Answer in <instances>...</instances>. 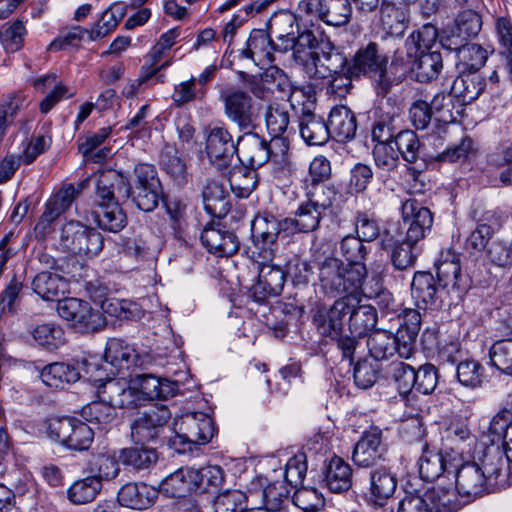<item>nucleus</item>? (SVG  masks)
I'll list each match as a JSON object with an SVG mask.
<instances>
[{
	"mask_svg": "<svg viewBox=\"0 0 512 512\" xmlns=\"http://www.w3.org/2000/svg\"><path fill=\"white\" fill-rule=\"evenodd\" d=\"M325 482L334 493L348 491L352 485L351 466L338 456H333L326 467Z\"/></svg>",
	"mask_w": 512,
	"mask_h": 512,
	"instance_id": "39",
	"label": "nucleus"
},
{
	"mask_svg": "<svg viewBox=\"0 0 512 512\" xmlns=\"http://www.w3.org/2000/svg\"><path fill=\"white\" fill-rule=\"evenodd\" d=\"M349 299V321L348 326L350 332L358 337L365 336L368 332L375 328L377 324L376 309L367 304H360L358 295L344 296Z\"/></svg>",
	"mask_w": 512,
	"mask_h": 512,
	"instance_id": "25",
	"label": "nucleus"
},
{
	"mask_svg": "<svg viewBox=\"0 0 512 512\" xmlns=\"http://www.w3.org/2000/svg\"><path fill=\"white\" fill-rule=\"evenodd\" d=\"M162 192L161 185L152 187H131L130 197L139 210L153 211L159 203Z\"/></svg>",
	"mask_w": 512,
	"mask_h": 512,
	"instance_id": "61",
	"label": "nucleus"
},
{
	"mask_svg": "<svg viewBox=\"0 0 512 512\" xmlns=\"http://www.w3.org/2000/svg\"><path fill=\"white\" fill-rule=\"evenodd\" d=\"M33 290L46 301H56L57 311L61 316V295L64 293L63 278L52 272H41L34 278L32 282Z\"/></svg>",
	"mask_w": 512,
	"mask_h": 512,
	"instance_id": "40",
	"label": "nucleus"
},
{
	"mask_svg": "<svg viewBox=\"0 0 512 512\" xmlns=\"http://www.w3.org/2000/svg\"><path fill=\"white\" fill-rule=\"evenodd\" d=\"M437 281L442 289H458L460 287L461 267L459 258L452 255L450 259L441 260L436 265Z\"/></svg>",
	"mask_w": 512,
	"mask_h": 512,
	"instance_id": "51",
	"label": "nucleus"
},
{
	"mask_svg": "<svg viewBox=\"0 0 512 512\" xmlns=\"http://www.w3.org/2000/svg\"><path fill=\"white\" fill-rule=\"evenodd\" d=\"M160 164L162 169L173 179L177 185L187 182V166L174 148H167L161 153Z\"/></svg>",
	"mask_w": 512,
	"mask_h": 512,
	"instance_id": "54",
	"label": "nucleus"
},
{
	"mask_svg": "<svg viewBox=\"0 0 512 512\" xmlns=\"http://www.w3.org/2000/svg\"><path fill=\"white\" fill-rule=\"evenodd\" d=\"M388 454V444L383 438V432L378 427H371L364 431L356 442L352 461L358 467L375 468V466L386 461Z\"/></svg>",
	"mask_w": 512,
	"mask_h": 512,
	"instance_id": "6",
	"label": "nucleus"
},
{
	"mask_svg": "<svg viewBox=\"0 0 512 512\" xmlns=\"http://www.w3.org/2000/svg\"><path fill=\"white\" fill-rule=\"evenodd\" d=\"M171 418L170 410L165 405L155 406L140 414L131 423V437L137 444H145L156 439Z\"/></svg>",
	"mask_w": 512,
	"mask_h": 512,
	"instance_id": "10",
	"label": "nucleus"
},
{
	"mask_svg": "<svg viewBox=\"0 0 512 512\" xmlns=\"http://www.w3.org/2000/svg\"><path fill=\"white\" fill-rule=\"evenodd\" d=\"M200 239L208 252L216 257L232 256L240 246L236 234L220 224L206 226L201 232Z\"/></svg>",
	"mask_w": 512,
	"mask_h": 512,
	"instance_id": "20",
	"label": "nucleus"
},
{
	"mask_svg": "<svg viewBox=\"0 0 512 512\" xmlns=\"http://www.w3.org/2000/svg\"><path fill=\"white\" fill-rule=\"evenodd\" d=\"M196 469L181 467L165 477L160 483V490L169 497H185L197 489Z\"/></svg>",
	"mask_w": 512,
	"mask_h": 512,
	"instance_id": "30",
	"label": "nucleus"
},
{
	"mask_svg": "<svg viewBox=\"0 0 512 512\" xmlns=\"http://www.w3.org/2000/svg\"><path fill=\"white\" fill-rule=\"evenodd\" d=\"M202 197L204 208L210 215L221 218L230 211L229 195L220 182L207 180Z\"/></svg>",
	"mask_w": 512,
	"mask_h": 512,
	"instance_id": "36",
	"label": "nucleus"
},
{
	"mask_svg": "<svg viewBox=\"0 0 512 512\" xmlns=\"http://www.w3.org/2000/svg\"><path fill=\"white\" fill-rule=\"evenodd\" d=\"M247 496L240 490L219 493L213 502L214 512H242L246 509Z\"/></svg>",
	"mask_w": 512,
	"mask_h": 512,
	"instance_id": "59",
	"label": "nucleus"
},
{
	"mask_svg": "<svg viewBox=\"0 0 512 512\" xmlns=\"http://www.w3.org/2000/svg\"><path fill=\"white\" fill-rule=\"evenodd\" d=\"M176 435L173 445L178 443L205 445L215 434L212 418L203 412H188L175 422Z\"/></svg>",
	"mask_w": 512,
	"mask_h": 512,
	"instance_id": "5",
	"label": "nucleus"
},
{
	"mask_svg": "<svg viewBox=\"0 0 512 512\" xmlns=\"http://www.w3.org/2000/svg\"><path fill=\"white\" fill-rule=\"evenodd\" d=\"M251 233L257 258L273 260L276 240L279 236L288 237L284 230V218L278 219L271 214L257 215L251 224Z\"/></svg>",
	"mask_w": 512,
	"mask_h": 512,
	"instance_id": "4",
	"label": "nucleus"
},
{
	"mask_svg": "<svg viewBox=\"0 0 512 512\" xmlns=\"http://www.w3.org/2000/svg\"><path fill=\"white\" fill-rule=\"evenodd\" d=\"M401 209L403 221L409 224L404 241L414 246L430 231L433 215L427 207L422 206L414 198L404 201Z\"/></svg>",
	"mask_w": 512,
	"mask_h": 512,
	"instance_id": "15",
	"label": "nucleus"
},
{
	"mask_svg": "<svg viewBox=\"0 0 512 512\" xmlns=\"http://www.w3.org/2000/svg\"><path fill=\"white\" fill-rule=\"evenodd\" d=\"M442 289L430 272L417 271L411 282V295L420 309H427L436 304L438 291Z\"/></svg>",
	"mask_w": 512,
	"mask_h": 512,
	"instance_id": "31",
	"label": "nucleus"
},
{
	"mask_svg": "<svg viewBox=\"0 0 512 512\" xmlns=\"http://www.w3.org/2000/svg\"><path fill=\"white\" fill-rule=\"evenodd\" d=\"M480 461V469L483 472V476L487 478L490 488L500 484L499 478L507 466V462H509L507 458L504 459L502 453L498 449H494L487 450Z\"/></svg>",
	"mask_w": 512,
	"mask_h": 512,
	"instance_id": "49",
	"label": "nucleus"
},
{
	"mask_svg": "<svg viewBox=\"0 0 512 512\" xmlns=\"http://www.w3.org/2000/svg\"><path fill=\"white\" fill-rule=\"evenodd\" d=\"M455 492V489L438 485L424 495L432 512H456L460 505Z\"/></svg>",
	"mask_w": 512,
	"mask_h": 512,
	"instance_id": "47",
	"label": "nucleus"
},
{
	"mask_svg": "<svg viewBox=\"0 0 512 512\" xmlns=\"http://www.w3.org/2000/svg\"><path fill=\"white\" fill-rule=\"evenodd\" d=\"M34 339L48 350L53 351L64 345L63 330L51 324H42L35 328Z\"/></svg>",
	"mask_w": 512,
	"mask_h": 512,
	"instance_id": "64",
	"label": "nucleus"
},
{
	"mask_svg": "<svg viewBox=\"0 0 512 512\" xmlns=\"http://www.w3.org/2000/svg\"><path fill=\"white\" fill-rule=\"evenodd\" d=\"M367 347L371 357L377 361L387 360L394 354L400 358L410 359L414 354L404 355L397 339V334L386 330L373 331L367 339Z\"/></svg>",
	"mask_w": 512,
	"mask_h": 512,
	"instance_id": "28",
	"label": "nucleus"
},
{
	"mask_svg": "<svg viewBox=\"0 0 512 512\" xmlns=\"http://www.w3.org/2000/svg\"><path fill=\"white\" fill-rule=\"evenodd\" d=\"M265 122L270 135H283L290 122L289 112L277 103L270 104L265 112Z\"/></svg>",
	"mask_w": 512,
	"mask_h": 512,
	"instance_id": "62",
	"label": "nucleus"
},
{
	"mask_svg": "<svg viewBox=\"0 0 512 512\" xmlns=\"http://www.w3.org/2000/svg\"><path fill=\"white\" fill-rule=\"evenodd\" d=\"M97 393L98 398L106 400L115 408L135 409L144 405L135 378L128 384L123 380L108 378L98 386Z\"/></svg>",
	"mask_w": 512,
	"mask_h": 512,
	"instance_id": "11",
	"label": "nucleus"
},
{
	"mask_svg": "<svg viewBox=\"0 0 512 512\" xmlns=\"http://www.w3.org/2000/svg\"><path fill=\"white\" fill-rule=\"evenodd\" d=\"M490 362L498 370L512 375V340L494 343L489 351Z\"/></svg>",
	"mask_w": 512,
	"mask_h": 512,
	"instance_id": "63",
	"label": "nucleus"
},
{
	"mask_svg": "<svg viewBox=\"0 0 512 512\" xmlns=\"http://www.w3.org/2000/svg\"><path fill=\"white\" fill-rule=\"evenodd\" d=\"M66 419L70 427V433L66 437V447L73 450H87L94 436L91 427L74 417Z\"/></svg>",
	"mask_w": 512,
	"mask_h": 512,
	"instance_id": "50",
	"label": "nucleus"
},
{
	"mask_svg": "<svg viewBox=\"0 0 512 512\" xmlns=\"http://www.w3.org/2000/svg\"><path fill=\"white\" fill-rule=\"evenodd\" d=\"M229 182L231 189L240 197H248L258 185L257 170L244 167L232 173Z\"/></svg>",
	"mask_w": 512,
	"mask_h": 512,
	"instance_id": "60",
	"label": "nucleus"
},
{
	"mask_svg": "<svg viewBox=\"0 0 512 512\" xmlns=\"http://www.w3.org/2000/svg\"><path fill=\"white\" fill-rule=\"evenodd\" d=\"M237 140L224 123L210 125L206 132L205 150L211 163L217 167H227L237 152Z\"/></svg>",
	"mask_w": 512,
	"mask_h": 512,
	"instance_id": "8",
	"label": "nucleus"
},
{
	"mask_svg": "<svg viewBox=\"0 0 512 512\" xmlns=\"http://www.w3.org/2000/svg\"><path fill=\"white\" fill-rule=\"evenodd\" d=\"M400 325L396 331L397 339L402 347V353L415 354L416 339L421 328V314L415 309H404L399 314Z\"/></svg>",
	"mask_w": 512,
	"mask_h": 512,
	"instance_id": "32",
	"label": "nucleus"
},
{
	"mask_svg": "<svg viewBox=\"0 0 512 512\" xmlns=\"http://www.w3.org/2000/svg\"><path fill=\"white\" fill-rule=\"evenodd\" d=\"M226 117L241 131L252 130L258 117L257 109L253 105L252 97L240 89H231L221 92Z\"/></svg>",
	"mask_w": 512,
	"mask_h": 512,
	"instance_id": "7",
	"label": "nucleus"
},
{
	"mask_svg": "<svg viewBox=\"0 0 512 512\" xmlns=\"http://www.w3.org/2000/svg\"><path fill=\"white\" fill-rule=\"evenodd\" d=\"M289 492L283 482L275 481L268 484L263 489L265 505L261 508L267 509L268 512H287L284 503L287 501Z\"/></svg>",
	"mask_w": 512,
	"mask_h": 512,
	"instance_id": "57",
	"label": "nucleus"
},
{
	"mask_svg": "<svg viewBox=\"0 0 512 512\" xmlns=\"http://www.w3.org/2000/svg\"><path fill=\"white\" fill-rule=\"evenodd\" d=\"M95 187L98 206L118 202L116 199H127L131 193L128 179L116 170L99 172L96 175Z\"/></svg>",
	"mask_w": 512,
	"mask_h": 512,
	"instance_id": "19",
	"label": "nucleus"
},
{
	"mask_svg": "<svg viewBox=\"0 0 512 512\" xmlns=\"http://www.w3.org/2000/svg\"><path fill=\"white\" fill-rule=\"evenodd\" d=\"M64 213V191L60 188L46 204V209L36 224L35 230L42 236L51 231V225Z\"/></svg>",
	"mask_w": 512,
	"mask_h": 512,
	"instance_id": "53",
	"label": "nucleus"
},
{
	"mask_svg": "<svg viewBox=\"0 0 512 512\" xmlns=\"http://www.w3.org/2000/svg\"><path fill=\"white\" fill-rule=\"evenodd\" d=\"M457 37H444L441 44L445 49L456 52V66L461 72L475 73L486 62L488 52L477 43H468Z\"/></svg>",
	"mask_w": 512,
	"mask_h": 512,
	"instance_id": "14",
	"label": "nucleus"
},
{
	"mask_svg": "<svg viewBox=\"0 0 512 512\" xmlns=\"http://www.w3.org/2000/svg\"><path fill=\"white\" fill-rule=\"evenodd\" d=\"M486 87L485 78L476 73L461 72L451 85V95L458 107L474 102Z\"/></svg>",
	"mask_w": 512,
	"mask_h": 512,
	"instance_id": "24",
	"label": "nucleus"
},
{
	"mask_svg": "<svg viewBox=\"0 0 512 512\" xmlns=\"http://www.w3.org/2000/svg\"><path fill=\"white\" fill-rule=\"evenodd\" d=\"M349 299L338 298L331 307H319L313 316V323L319 334L329 338H337L343 329V319L349 313Z\"/></svg>",
	"mask_w": 512,
	"mask_h": 512,
	"instance_id": "18",
	"label": "nucleus"
},
{
	"mask_svg": "<svg viewBox=\"0 0 512 512\" xmlns=\"http://www.w3.org/2000/svg\"><path fill=\"white\" fill-rule=\"evenodd\" d=\"M122 464L130 466L136 470L150 468L158 460V454L155 449L141 447H129L122 449L119 455Z\"/></svg>",
	"mask_w": 512,
	"mask_h": 512,
	"instance_id": "46",
	"label": "nucleus"
},
{
	"mask_svg": "<svg viewBox=\"0 0 512 512\" xmlns=\"http://www.w3.org/2000/svg\"><path fill=\"white\" fill-rule=\"evenodd\" d=\"M300 135L310 146L324 145L330 138L328 124L311 111H303L299 120Z\"/></svg>",
	"mask_w": 512,
	"mask_h": 512,
	"instance_id": "35",
	"label": "nucleus"
},
{
	"mask_svg": "<svg viewBox=\"0 0 512 512\" xmlns=\"http://www.w3.org/2000/svg\"><path fill=\"white\" fill-rule=\"evenodd\" d=\"M322 9V21L335 27L347 24L352 14L349 0H324Z\"/></svg>",
	"mask_w": 512,
	"mask_h": 512,
	"instance_id": "52",
	"label": "nucleus"
},
{
	"mask_svg": "<svg viewBox=\"0 0 512 512\" xmlns=\"http://www.w3.org/2000/svg\"><path fill=\"white\" fill-rule=\"evenodd\" d=\"M451 474L455 477V490L461 497L474 499L490 489L487 478L483 476L477 462L461 463L460 461Z\"/></svg>",
	"mask_w": 512,
	"mask_h": 512,
	"instance_id": "13",
	"label": "nucleus"
},
{
	"mask_svg": "<svg viewBox=\"0 0 512 512\" xmlns=\"http://www.w3.org/2000/svg\"><path fill=\"white\" fill-rule=\"evenodd\" d=\"M158 496V491L143 482H130L121 487L118 492L120 505L144 510L149 508Z\"/></svg>",
	"mask_w": 512,
	"mask_h": 512,
	"instance_id": "27",
	"label": "nucleus"
},
{
	"mask_svg": "<svg viewBox=\"0 0 512 512\" xmlns=\"http://www.w3.org/2000/svg\"><path fill=\"white\" fill-rule=\"evenodd\" d=\"M293 503L304 512H318L325 505V500L316 488H297L292 497Z\"/></svg>",
	"mask_w": 512,
	"mask_h": 512,
	"instance_id": "58",
	"label": "nucleus"
},
{
	"mask_svg": "<svg viewBox=\"0 0 512 512\" xmlns=\"http://www.w3.org/2000/svg\"><path fill=\"white\" fill-rule=\"evenodd\" d=\"M345 66L347 60L340 53H322L314 56L304 71L311 78L325 79L341 72Z\"/></svg>",
	"mask_w": 512,
	"mask_h": 512,
	"instance_id": "38",
	"label": "nucleus"
},
{
	"mask_svg": "<svg viewBox=\"0 0 512 512\" xmlns=\"http://www.w3.org/2000/svg\"><path fill=\"white\" fill-rule=\"evenodd\" d=\"M134 378L144 405L154 400H167L175 396L179 390L178 383L167 378L152 374H140Z\"/></svg>",
	"mask_w": 512,
	"mask_h": 512,
	"instance_id": "23",
	"label": "nucleus"
},
{
	"mask_svg": "<svg viewBox=\"0 0 512 512\" xmlns=\"http://www.w3.org/2000/svg\"><path fill=\"white\" fill-rule=\"evenodd\" d=\"M482 27L480 15L472 10L466 9L458 13L455 19V26L447 37H457L461 40H468L478 35Z\"/></svg>",
	"mask_w": 512,
	"mask_h": 512,
	"instance_id": "48",
	"label": "nucleus"
},
{
	"mask_svg": "<svg viewBox=\"0 0 512 512\" xmlns=\"http://www.w3.org/2000/svg\"><path fill=\"white\" fill-rule=\"evenodd\" d=\"M273 260L258 258V281L252 287V296L257 302H263L269 297L278 296L283 290L286 280L285 270Z\"/></svg>",
	"mask_w": 512,
	"mask_h": 512,
	"instance_id": "12",
	"label": "nucleus"
},
{
	"mask_svg": "<svg viewBox=\"0 0 512 512\" xmlns=\"http://www.w3.org/2000/svg\"><path fill=\"white\" fill-rule=\"evenodd\" d=\"M330 137L339 142H346L354 138L357 130L355 114L346 106L332 108L328 118Z\"/></svg>",
	"mask_w": 512,
	"mask_h": 512,
	"instance_id": "33",
	"label": "nucleus"
},
{
	"mask_svg": "<svg viewBox=\"0 0 512 512\" xmlns=\"http://www.w3.org/2000/svg\"><path fill=\"white\" fill-rule=\"evenodd\" d=\"M387 67L388 57L379 52L375 42H369L366 46L360 47L352 59L347 61V73L350 77L370 79L377 94L383 96L390 91L393 84Z\"/></svg>",
	"mask_w": 512,
	"mask_h": 512,
	"instance_id": "3",
	"label": "nucleus"
},
{
	"mask_svg": "<svg viewBox=\"0 0 512 512\" xmlns=\"http://www.w3.org/2000/svg\"><path fill=\"white\" fill-rule=\"evenodd\" d=\"M323 213L307 201L302 202L293 218H284L286 235L315 231L320 224Z\"/></svg>",
	"mask_w": 512,
	"mask_h": 512,
	"instance_id": "34",
	"label": "nucleus"
},
{
	"mask_svg": "<svg viewBox=\"0 0 512 512\" xmlns=\"http://www.w3.org/2000/svg\"><path fill=\"white\" fill-rule=\"evenodd\" d=\"M460 461L461 458L454 452H442L425 445L418 461L419 473L423 480L432 482L444 473L451 474Z\"/></svg>",
	"mask_w": 512,
	"mask_h": 512,
	"instance_id": "16",
	"label": "nucleus"
},
{
	"mask_svg": "<svg viewBox=\"0 0 512 512\" xmlns=\"http://www.w3.org/2000/svg\"><path fill=\"white\" fill-rule=\"evenodd\" d=\"M397 483L396 474L392 472L391 468L383 465L377 466L369 472L365 495L371 503L382 506L393 496Z\"/></svg>",
	"mask_w": 512,
	"mask_h": 512,
	"instance_id": "21",
	"label": "nucleus"
},
{
	"mask_svg": "<svg viewBox=\"0 0 512 512\" xmlns=\"http://www.w3.org/2000/svg\"><path fill=\"white\" fill-rule=\"evenodd\" d=\"M380 21L383 29L392 36H401L407 29L405 12L388 0L382 1Z\"/></svg>",
	"mask_w": 512,
	"mask_h": 512,
	"instance_id": "42",
	"label": "nucleus"
},
{
	"mask_svg": "<svg viewBox=\"0 0 512 512\" xmlns=\"http://www.w3.org/2000/svg\"><path fill=\"white\" fill-rule=\"evenodd\" d=\"M272 38L262 29H255L250 33L246 47L241 51L245 58L253 60L256 64L272 62Z\"/></svg>",
	"mask_w": 512,
	"mask_h": 512,
	"instance_id": "37",
	"label": "nucleus"
},
{
	"mask_svg": "<svg viewBox=\"0 0 512 512\" xmlns=\"http://www.w3.org/2000/svg\"><path fill=\"white\" fill-rule=\"evenodd\" d=\"M293 57L296 63L305 70L307 65L317 56L319 40L311 30H304L294 40Z\"/></svg>",
	"mask_w": 512,
	"mask_h": 512,
	"instance_id": "45",
	"label": "nucleus"
},
{
	"mask_svg": "<svg viewBox=\"0 0 512 512\" xmlns=\"http://www.w3.org/2000/svg\"><path fill=\"white\" fill-rule=\"evenodd\" d=\"M237 156L243 167L257 170L271 157L268 141L251 130L237 138Z\"/></svg>",
	"mask_w": 512,
	"mask_h": 512,
	"instance_id": "17",
	"label": "nucleus"
},
{
	"mask_svg": "<svg viewBox=\"0 0 512 512\" xmlns=\"http://www.w3.org/2000/svg\"><path fill=\"white\" fill-rule=\"evenodd\" d=\"M101 488L102 483L96 476H88L73 482L66 496L74 504H86L95 499Z\"/></svg>",
	"mask_w": 512,
	"mask_h": 512,
	"instance_id": "44",
	"label": "nucleus"
},
{
	"mask_svg": "<svg viewBox=\"0 0 512 512\" xmlns=\"http://www.w3.org/2000/svg\"><path fill=\"white\" fill-rule=\"evenodd\" d=\"M66 323L76 333H93L106 325V318L87 301L66 297Z\"/></svg>",
	"mask_w": 512,
	"mask_h": 512,
	"instance_id": "9",
	"label": "nucleus"
},
{
	"mask_svg": "<svg viewBox=\"0 0 512 512\" xmlns=\"http://www.w3.org/2000/svg\"><path fill=\"white\" fill-rule=\"evenodd\" d=\"M456 375L458 381L465 387L476 388L481 386L484 377V367L475 360L465 359L457 364Z\"/></svg>",
	"mask_w": 512,
	"mask_h": 512,
	"instance_id": "56",
	"label": "nucleus"
},
{
	"mask_svg": "<svg viewBox=\"0 0 512 512\" xmlns=\"http://www.w3.org/2000/svg\"><path fill=\"white\" fill-rule=\"evenodd\" d=\"M104 246L102 235L80 221L66 222L67 273L73 281L86 277L87 259L96 256Z\"/></svg>",
	"mask_w": 512,
	"mask_h": 512,
	"instance_id": "2",
	"label": "nucleus"
},
{
	"mask_svg": "<svg viewBox=\"0 0 512 512\" xmlns=\"http://www.w3.org/2000/svg\"><path fill=\"white\" fill-rule=\"evenodd\" d=\"M407 64L402 66H411L416 81L426 83L436 79L443 68L442 55L439 51H419V53L410 58Z\"/></svg>",
	"mask_w": 512,
	"mask_h": 512,
	"instance_id": "29",
	"label": "nucleus"
},
{
	"mask_svg": "<svg viewBox=\"0 0 512 512\" xmlns=\"http://www.w3.org/2000/svg\"><path fill=\"white\" fill-rule=\"evenodd\" d=\"M438 37V32L435 26L426 24L416 32H413L404 44V51L398 49L395 52V61L399 64H407L410 58L417 55L419 51H431Z\"/></svg>",
	"mask_w": 512,
	"mask_h": 512,
	"instance_id": "26",
	"label": "nucleus"
},
{
	"mask_svg": "<svg viewBox=\"0 0 512 512\" xmlns=\"http://www.w3.org/2000/svg\"><path fill=\"white\" fill-rule=\"evenodd\" d=\"M317 261L318 281L321 291L331 297L358 295L367 277L364 263H344L334 256L322 257L318 251L313 254Z\"/></svg>",
	"mask_w": 512,
	"mask_h": 512,
	"instance_id": "1",
	"label": "nucleus"
},
{
	"mask_svg": "<svg viewBox=\"0 0 512 512\" xmlns=\"http://www.w3.org/2000/svg\"><path fill=\"white\" fill-rule=\"evenodd\" d=\"M95 218L98 226L108 232H119L126 225V214L118 202L99 205Z\"/></svg>",
	"mask_w": 512,
	"mask_h": 512,
	"instance_id": "41",
	"label": "nucleus"
},
{
	"mask_svg": "<svg viewBox=\"0 0 512 512\" xmlns=\"http://www.w3.org/2000/svg\"><path fill=\"white\" fill-rule=\"evenodd\" d=\"M104 361L106 365L111 367L110 373L112 375L142 365V360L136 350L118 338H110L107 341Z\"/></svg>",
	"mask_w": 512,
	"mask_h": 512,
	"instance_id": "22",
	"label": "nucleus"
},
{
	"mask_svg": "<svg viewBox=\"0 0 512 512\" xmlns=\"http://www.w3.org/2000/svg\"><path fill=\"white\" fill-rule=\"evenodd\" d=\"M394 142L397 152L408 163H415L420 154V141L417 134L412 130H401L396 133Z\"/></svg>",
	"mask_w": 512,
	"mask_h": 512,
	"instance_id": "55",
	"label": "nucleus"
},
{
	"mask_svg": "<svg viewBox=\"0 0 512 512\" xmlns=\"http://www.w3.org/2000/svg\"><path fill=\"white\" fill-rule=\"evenodd\" d=\"M81 416L85 421L99 425L100 429L106 430L116 418L115 407L106 400L99 398L98 401L84 406Z\"/></svg>",
	"mask_w": 512,
	"mask_h": 512,
	"instance_id": "43",
	"label": "nucleus"
}]
</instances>
